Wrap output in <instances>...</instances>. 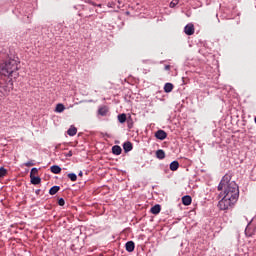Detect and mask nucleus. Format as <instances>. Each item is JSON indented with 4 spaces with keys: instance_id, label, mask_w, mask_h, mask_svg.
Wrapping results in <instances>:
<instances>
[{
    "instance_id": "obj_1",
    "label": "nucleus",
    "mask_w": 256,
    "mask_h": 256,
    "mask_svg": "<svg viewBox=\"0 0 256 256\" xmlns=\"http://www.w3.org/2000/svg\"><path fill=\"white\" fill-rule=\"evenodd\" d=\"M19 58L9 56L7 52H0V75L4 78L0 81V97L9 95L13 91V79L19 77Z\"/></svg>"
},
{
    "instance_id": "obj_2",
    "label": "nucleus",
    "mask_w": 256,
    "mask_h": 256,
    "mask_svg": "<svg viewBox=\"0 0 256 256\" xmlns=\"http://www.w3.org/2000/svg\"><path fill=\"white\" fill-rule=\"evenodd\" d=\"M223 189L224 196L218 202V207L221 211H227L231 209L239 199V186L235 181H231V175L226 174L218 185V191H223Z\"/></svg>"
},
{
    "instance_id": "obj_3",
    "label": "nucleus",
    "mask_w": 256,
    "mask_h": 256,
    "mask_svg": "<svg viewBox=\"0 0 256 256\" xmlns=\"http://www.w3.org/2000/svg\"><path fill=\"white\" fill-rule=\"evenodd\" d=\"M184 33L186 35H193L195 33V25H193V23H189L184 27Z\"/></svg>"
},
{
    "instance_id": "obj_4",
    "label": "nucleus",
    "mask_w": 256,
    "mask_h": 256,
    "mask_svg": "<svg viewBox=\"0 0 256 256\" xmlns=\"http://www.w3.org/2000/svg\"><path fill=\"white\" fill-rule=\"evenodd\" d=\"M82 11H86V16L85 18L86 19H91V17H93V14H90V13H93V8L89 7V6H86V5H80Z\"/></svg>"
},
{
    "instance_id": "obj_5",
    "label": "nucleus",
    "mask_w": 256,
    "mask_h": 256,
    "mask_svg": "<svg viewBox=\"0 0 256 256\" xmlns=\"http://www.w3.org/2000/svg\"><path fill=\"white\" fill-rule=\"evenodd\" d=\"M155 137L160 141H165V139H167V132H165L164 130H158L155 132Z\"/></svg>"
},
{
    "instance_id": "obj_6",
    "label": "nucleus",
    "mask_w": 256,
    "mask_h": 256,
    "mask_svg": "<svg viewBox=\"0 0 256 256\" xmlns=\"http://www.w3.org/2000/svg\"><path fill=\"white\" fill-rule=\"evenodd\" d=\"M125 247H126V251L128 253H133L135 251V242L133 241H128L126 244H125Z\"/></svg>"
},
{
    "instance_id": "obj_7",
    "label": "nucleus",
    "mask_w": 256,
    "mask_h": 256,
    "mask_svg": "<svg viewBox=\"0 0 256 256\" xmlns=\"http://www.w3.org/2000/svg\"><path fill=\"white\" fill-rule=\"evenodd\" d=\"M192 201H193V199L189 195H185V196L182 197V203L185 206L191 205Z\"/></svg>"
},
{
    "instance_id": "obj_8",
    "label": "nucleus",
    "mask_w": 256,
    "mask_h": 256,
    "mask_svg": "<svg viewBox=\"0 0 256 256\" xmlns=\"http://www.w3.org/2000/svg\"><path fill=\"white\" fill-rule=\"evenodd\" d=\"M123 149H124L125 153H129V151H133V144L131 142L127 141L123 144Z\"/></svg>"
},
{
    "instance_id": "obj_9",
    "label": "nucleus",
    "mask_w": 256,
    "mask_h": 256,
    "mask_svg": "<svg viewBox=\"0 0 256 256\" xmlns=\"http://www.w3.org/2000/svg\"><path fill=\"white\" fill-rule=\"evenodd\" d=\"M122 152H123V149H121V146L115 145L112 147L113 155H121Z\"/></svg>"
},
{
    "instance_id": "obj_10",
    "label": "nucleus",
    "mask_w": 256,
    "mask_h": 256,
    "mask_svg": "<svg viewBox=\"0 0 256 256\" xmlns=\"http://www.w3.org/2000/svg\"><path fill=\"white\" fill-rule=\"evenodd\" d=\"M51 173H54V175H59L61 173V167L59 165H53L50 167Z\"/></svg>"
},
{
    "instance_id": "obj_11",
    "label": "nucleus",
    "mask_w": 256,
    "mask_h": 256,
    "mask_svg": "<svg viewBox=\"0 0 256 256\" xmlns=\"http://www.w3.org/2000/svg\"><path fill=\"white\" fill-rule=\"evenodd\" d=\"M151 213H152L153 215H159V213H161V205L156 204L155 206H153V207L151 208Z\"/></svg>"
},
{
    "instance_id": "obj_12",
    "label": "nucleus",
    "mask_w": 256,
    "mask_h": 256,
    "mask_svg": "<svg viewBox=\"0 0 256 256\" xmlns=\"http://www.w3.org/2000/svg\"><path fill=\"white\" fill-rule=\"evenodd\" d=\"M67 134L69 135V137H75V135H77V128L75 126H71L67 130Z\"/></svg>"
},
{
    "instance_id": "obj_13",
    "label": "nucleus",
    "mask_w": 256,
    "mask_h": 256,
    "mask_svg": "<svg viewBox=\"0 0 256 256\" xmlns=\"http://www.w3.org/2000/svg\"><path fill=\"white\" fill-rule=\"evenodd\" d=\"M32 185H39L41 183V177L39 176H30Z\"/></svg>"
},
{
    "instance_id": "obj_14",
    "label": "nucleus",
    "mask_w": 256,
    "mask_h": 256,
    "mask_svg": "<svg viewBox=\"0 0 256 256\" xmlns=\"http://www.w3.org/2000/svg\"><path fill=\"white\" fill-rule=\"evenodd\" d=\"M179 169V162L177 160L170 163V171H177Z\"/></svg>"
},
{
    "instance_id": "obj_15",
    "label": "nucleus",
    "mask_w": 256,
    "mask_h": 256,
    "mask_svg": "<svg viewBox=\"0 0 256 256\" xmlns=\"http://www.w3.org/2000/svg\"><path fill=\"white\" fill-rule=\"evenodd\" d=\"M164 91L165 93H171V91H173V84L172 83H166L164 85Z\"/></svg>"
},
{
    "instance_id": "obj_16",
    "label": "nucleus",
    "mask_w": 256,
    "mask_h": 256,
    "mask_svg": "<svg viewBox=\"0 0 256 256\" xmlns=\"http://www.w3.org/2000/svg\"><path fill=\"white\" fill-rule=\"evenodd\" d=\"M107 113H108L107 107H102L98 109V115H101V117H105Z\"/></svg>"
},
{
    "instance_id": "obj_17",
    "label": "nucleus",
    "mask_w": 256,
    "mask_h": 256,
    "mask_svg": "<svg viewBox=\"0 0 256 256\" xmlns=\"http://www.w3.org/2000/svg\"><path fill=\"white\" fill-rule=\"evenodd\" d=\"M156 157L157 159H165V151L159 149L156 151Z\"/></svg>"
},
{
    "instance_id": "obj_18",
    "label": "nucleus",
    "mask_w": 256,
    "mask_h": 256,
    "mask_svg": "<svg viewBox=\"0 0 256 256\" xmlns=\"http://www.w3.org/2000/svg\"><path fill=\"white\" fill-rule=\"evenodd\" d=\"M59 189H61V187H59V186H53V187L50 188L49 193H50L51 195H56V193H59Z\"/></svg>"
},
{
    "instance_id": "obj_19",
    "label": "nucleus",
    "mask_w": 256,
    "mask_h": 256,
    "mask_svg": "<svg viewBox=\"0 0 256 256\" xmlns=\"http://www.w3.org/2000/svg\"><path fill=\"white\" fill-rule=\"evenodd\" d=\"M55 111H56V113H63V111H65V105L57 104Z\"/></svg>"
},
{
    "instance_id": "obj_20",
    "label": "nucleus",
    "mask_w": 256,
    "mask_h": 256,
    "mask_svg": "<svg viewBox=\"0 0 256 256\" xmlns=\"http://www.w3.org/2000/svg\"><path fill=\"white\" fill-rule=\"evenodd\" d=\"M118 121H119V123H125V121H127V114H125V113L119 114Z\"/></svg>"
},
{
    "instance_id": "obj_21",
    "label": "nucleus",
    "mask_w": 256,
    "mask_h": 256,
    "mask_svg": "<svg viewBox=\"0 0 256 256\" xmlns=\"http://www.w3.org/2000/svg\"><path fill=\"white\" fill-rule=\"evenodd\" d=\"M179 5V0H172L169 4L170 9H175Z\"/></svg>"
},
{
    "instance_id": "obj_22",
    "label": "nucleus",
    "mask_w": 256,
    "mask_h": 256,
    "mask_svg": "<svg viewBox=\"0 0 256 256\" xmlns=\"http://www.w3.org/2000/svg\"><path fill=\"white\" fill-rule=\"evenodd\" d=\"M68 179H70V181H73V182L77 181V174L69 173L68 174Z\"/></svg>"
},
{
    "instance_id": "obj_23",
    "label": "nucleus",
    "mask_w": 256,
    "mask_h": 256,
    "mask_svg": "<svg viewBox=\"0 0 256 256\" xmlns=\"http://www.w3.org/2000/svg\"><path fill=\"white\" fill-rule=\"evenodd\" d=\"M39 173V169L37 168H32L30 171V177H35Z\"/></svg>"
},
{
    "instance_id": "obj_24",
    "label": "nucleus",
    "mask_w": 256,
    "mask_h": 256,
    "mask_svg": "<svg viewBox=\"0 0 256 256\" xmlns=\"http://www.w3.org/2000/svg\"><path fill=\"white\" fill-rule=\"evenodd\" d=\"M126 123H127L128 129H131V128L133 127V119L128 118V119L126 120Z\"/></svg>"
},
{
    "instance_id": "obj_25",
    "label": "nucleus",
    "mask_w": 256,
    "mask_h": 256,
    "mask_svg": "<svg viewBox=\"0 0 256 256\" xmlns=\"http://www.w3.org/2000/svg\"><path fill=\"white\" fill-rule=\"evenodd\" d=\"M5 175H7V169H5L4 167L0 168V177H5Z\"/></svg>"
},
{
    "instance_id": "obj_26",
    "label": "nucleus",
    "mask_w": 256,
    "mask_h": 256,
    "mask_svg": "<svg viewBox=\"0 0 256 256\" xmlns=\"http://www.w3.org/2000/svg\"><path fill=\"white\" fill-rule=\"evenodd\" d=\"M33 165H35V161L33 160L24 163V167H33Z\"/></svg>"
},
{
    "instance_id": "obj_27",
    "label": "nucleus",
    "mask_w": 256,
    "mask_h": 256,
    "mask_svg": "<svg viewBox=\"0 0 256 256\" xmlns=\"http://www.w3.org/2000/svg\"><path fill=\"white\" fill-rule=\"evenodd\" d=\"M115 5H116V3L115 2H108L107 3V7H108V9H115Z\"/></svg>"
},
{
    "instance_id": "obj_28",
    "label": "nucleus",
    "mask_w": 256,
    "mask_h": 256,
    "mask_svg": "<svg viewBox=\"0 0 256 256\" xmlns=\"http://www.w3.org/2000/svg\"><path fill=\"white\" fill-rule=\"evenodd\" d=\"M58 205H60V207H63L65 205V199L59 198Z\"/></svg>"
},
{
    "instance_id": "obj_29",
    "label": "nucleus",
    "mask_w": 256,
    "mask_h": 256,
    "mask_svg": "<svg viewBox=\"0 0 256 256\" xmlns=\"http://www.w3.org/2000/svg\"><path fill=\"white\" fill-rule=\"evenodd\" d=\"M85 3H88V5H92L93 7L97 5V3L93 2L92 0H86Z\"/></svg>"
},
{
    "instance_id": "obj_30",
    "label": "nucleus",
    "mask_w": 256,
    "mask_h": 256,
    "mask_svg": "<svg viewBox=\"0 0 256 256\" xmlns=\"http://www.w3.org/2000/svg\"><path fill=\"white\" fill-rule=\"evenodd\" d=\"M118 6L117 9H121V5H123V0H117Z\"/></svg>"
},
{
    "instance_id": "obj_31",
    "label": "nucleus",
    "mask_w": 256,
    "mask_h": 256,
    "mask_svg": "<svg viewBox=\"0 0 256 256\" xmlns=\"http://www.w3.org/2000/svg\"><path fill=\"white\" fill-rule=\"evenodd\" d=\"M164 69H165V71H170V70H171V66H170V65H166V66L164 67Z\"/></svg>"
},
{
    "instance_id": "obj_32",
    "label": "nucleus",
    "mask_w": 256,
    "mask_h": 256,
    "mask_svg": "<svg viewBox=\"0 0 256 256\" xmlns=\"http://www.w3.org/2000/svg\"><path fill=\"white\" fill-rule=\"evenodd\" d=\"M67 157H73V153L70 151V152L67 154Z\"/></svg>"
},
{
    "instance_id": "obj_33",
    "label": "nucleus",
    "mask_w": 256,
    "mask_h": 256,
    "mask_svg": "<svg viewBox=\"0 0 256 256\" xmlns=\"http://www.w3.org/2000/svg\"><path fill=\"white\" fill-rule=\"evenodd\" d=\"M78 177H83V171H80V172L78 173Z\"/></svg>"
},
{
    "instance_id": "obj_34",
    "label": "nucleus",
    "mask_w": 256,
    "mask_h": 256,
    "mask_svg": "<svg viewBox=\"0 0 256 256\" xmlns=\"http://www.w3.org/2000/svg\"><path fill=\"white\" fill-rule=\"evenodd\" d=\"M94 7H99V8H101V7H103V5H102V4H96Z\"/></svg>"
},
{
    "instance_id": "obj_35",
    "label": "nucleus",
    "mask_w": 256,
    "mask_h": 256,
    "mask_svg": "<svg viewBox=\"0 0 256 256\" xmlns=\"http://www.w3.org/2000/svg\"><path fill=\"white\" fill-rule=\"evenodd\" d=\"M78 16L79 17H83V13H78Z\"/></svg>"
},
{
    "instance_id": "obj_36",
    "label": "nucleus",
    "mask_w": 256,
    "mask_h": 256,
    "mask_svg": "<svg viewBox=\"0 0 256 256\" xmlns=\"http://www.w3.org/2000/svg\"><path fill=\"white\" fill-rule=\"evenodd\" d=\"M40 191H41V190H39V189H38V190H36V194H37V195H39V192H40Z\"/></svg>"
},
{
    "instance_id": "obj_37",
    "label": "nucleus",
    "mask_w": 256,
    "mask_h": 256,
    "mask_svg": "<svg viewBox=\"0 0 256 256\" xmlns=\"http://www.w3.org/2000/svg\"><path fill=\"white\" fill-rule=\"evenodd\" d=\"M96 13H99V10H95Z\"/></svg>"
},
{
    "instance_id": "obj_38",
    "label": "nucleus",
    "mask_w": 256,
    "mask_h": 256,
    "mask_svg": "<svg viewBox=\"0 0 256 256\" xmlns=\"http://www.w3.org/2000/svg\"><path fill=\"white\" fill-rule=\"evenodd\" d=\"M126 15H130V13H129V12H126Z\"/></svg>"
},
{
    "instance_id": "obj_39",
    "label": "nucleus",
    "mask_w": 256,
    "mask_h": 256,
    "mask_svg": "<svg viewBox=\"0 0 256 256\" xmlns=\"http://www.w3.org/2000/svg\"><path fill=\"white\" fill-rule=\"evenodd\" d=\"M74 9H77V6H74Z\"/></svg>"
}]
</instances>
